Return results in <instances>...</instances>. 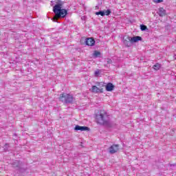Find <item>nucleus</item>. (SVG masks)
I'll list each match as a JSON object with an SVG mask.
<instances>
[{"label": "nucleus", "instance_id": "f257e3e1", "mask_svg": "<svg viewBox=\"0 0 176 176\" xmlns=\"http://www.w3.org/2000/svg\"><path fill=\"white\" fill-rule=\"evenodd\" d=\"M63 2H60L55 5L53 8V12L55 13V16L52 18L53 21H57L58 19L65 17L67 14H68V11L67 10L63 8Z\"/></svg>", "mask_w": 176, "mask_h": 176}, {"label": "nucleus", "instance_id": "f03ea898", "mask_svg": "<svg viewBox=\"0 0 176 176\" xmlns=\"http://www.w3.org/2000/svg\"><path fill=\"white\" fill-rule=\"evenodd\" d=\"M96 122L98 124L108 126L109 124V115H108V113L104 110H101L96 115Z\"/></svg>", "mask_w": 176, "mask_h": 176}, {"label": "nucleus", "instance_id": "7ed1b4c3", "mask_svg": "<svg viewBox=\"0 0 176 176\" xmlns=\"http://www.w3.org/2000/svg\"><path fill=\"white\" fill-rule=\"evenodd\" d=\"M59 100L65 104H71L74 101V96L69 94H62L60 95Z\"/></svg>", "mask_w": 176, "mask_h": 176}, {"label": "nucleus", "instance_id": "20e7f679", "mask_svg": "<svg viewBox=\"0 0 176 176\" xmlns=\"http://www.w3.org/2000/svg\"><path fill=\"white\" fill-rule=\"evenodd\" d=\"M119 151V145L118 144H113L109 148V152L111 155H113V153H116Z\"/></svg>", "mask_w": 176, "mask_h": 176}, {"label": "nucleus", "instance_id": "39448f33", "mask_svg": "<svg viewBox=\"0 0 176 176\" xmlns=\"http://www.w3.org/2000/svg\"><path fill=\"white\" fill-rule=\"evenodd\" d=\"M123 42H124V45L125 46H127L128 47H130V46H131V37L129 36H125L123 38Z\"/></svg>", "mask_w": 176, "mask_h": 176}, {"label": "nucleus", "instance_id": "423d86ee", "mask_svg": "<svg viewBox=\"0 0 176 176\" xmlns=\"http://www.w3.org/2000/svg\"><path fill=\"white\" fill-rule=\"evenodd\" d=\"M74 130H76V131H89L90 129L87 126H81L79 125H76L74 128Z\"/></svg>", "mask_w": 176, "mask_h": 176}, {"label": "nucleus", "instance_id": "0eeeda50", "mask_svg": "<svg viewBox=\"0 0 176 176\" xmlns=\"http://www.w3.org/2000/svg\"><path fill=\"white\" fill-rule=\"evenodd\" d=\"M85 43L87 46H94L96 41L93 38H87L85 39Z\"/></svg>", "mask_w": 176, "mask_h": 176}, {"label": "nucleus", "instance_id": "6e6552de", "mask_svg": "<svg viewBox=\"0 0 176 176\" xmlns=\"http://www.w3.org/2000/svg\"><path fill=\"white\" fill-rule=\"evenodd\" d=\"M92 93H102V89L98 88V87L94 85L90 89Z\"/></svg>", "mask_w": 176, "mask_h": 176}, {"label": "nucleus", "instance_id": "1a4fd4ad", "mask_svg": "<svg viewBox=\"0 0 176 176\" xmlns=\"http://www.w3.org/2000/svg\"><path fill=\"white\" fill-rule=\"evenodd\" d=\"M114 87H115V86H113V84L109 82L106 85V90H107V91H112V90H113Z\"/></svg>", "mask_w": 176, "mask_h": 176}, {"label": "nucleus", "instance_id": "9d476101", "mask_svg": "<svg viewBox=\"0 0 176 176\" xmlns=\"http://www.w3.org/2000/svg\"><path fill=\"white\" fill-rule=\"evenodd\" d=\"M141 39L142 38L140 36L131 37V41L132 43H135V42H138V41H141Z\"/></svg>", "mask_w": 176, "mask_h": 176}, {"label": "nucleus", "instance_id": "9b49d317", "mask_svg": "<svg viewBox=\"0 0 176 176\" xmlns=\"http://www.w3.org/2000/svg\"><path fill=\"white\" fill-rule=\"evenodd\" d=\"M159 16H160L161 17H163L165 14H166V10H164V8H160L159 9V13H158Z\"/></svg>", "mask_w": 176, "mask_h": 176}, {"label": "nucleus", "instance_id": "f8f14e48", "mask_svg": "<svg viewBox=\"0 0 176 176\" xmlns=\"http://www.w3.org/2000/svg\"><path fill=\"white\" fill-rule=\"evenodd\" d=\"M161 67H162V65L160 64L156 63L155 65H153V68L155 71H159V69H160Z\"/></svg>", "mask_w": 176, "mask_h": 176}, {"label": "nucleus", "instance_id": "ddd939ff", "mask_svg": "<svg viewBox=\"0 0 176 176\" xmlns=\"http://www.w3.org/2000/svg\"><path fill=\"white\" fill-rule=\"evenodd\" d=\"M95 14L96 16H105V11L102 10V11H99V12H97L95 13Z\"/></svg>", "mask_w": 176, "mask_h": 176}, {"label": "nucleus", "instance_id": "4468645a", "mask_svg": "<svg viewBox=\"0 0 176 176\" xmlns=\"http://www.w3.org/2000/svg\"><path fill=\"white\" fill-rule=\"evenodd\" d=\"M101 56V52L98 51H94V57L97 58V57H100Z\"/></svg>", "mask_w": 176, "mask_h": 176}, {"label": "nucleus", "instance_id": "2eb2a0df", "mask_svg": "<svg viewBox=\"0 0 176 176\" xmlns=\"http://www.w3.org/2000/svg\"><path fill=\"white\" fill-rule=\"evenodd\" d=\"M105 13V16H109L111 14V10H103Z\"/></svg>", "mask_w": 176, "mask_h": 176}, {"label": "nucleus", "instance_id": "dca6fc26", "mask_svg": "<svg viewBox=\"0 0 176 176\" xmlns=\"http://www.w3.org/2000/svg\"><path fill=\"white\" fill-rule=\"evenodd\" d=\"M104 86V84L102 82H96V87L100 88Z\"/></svg>", "mask_w": 176, "mask_h": 176}, {"label": "nucleus", "instance_id": "f3484780", "mask_svg": "<svg viewBox=\"0 0 176 176\" xmlns=\"http://www.w3.org/2000/svg\"><path fill=\"white\" fill-rule=\"evenodd\" d=\"M140 30H141L142 31H145V30H146V26L144 25H140Z\"/></svg>", "mask_w": 176, "mask_h": 176}, {"label": "nucleus", "instance_id": "a211bd4d", "mask_svg": "<svg viewBox=\"0 0 176 176\" xmlns=\"http://www.w3.org/2000/svg\"><path fill=\"white\" fill-rule=\"evenodd\" d=\"M98 75H100V70L95 71L94 76L97 78L98 77Z\"/></svg>", "mask_w": 176, "mask_h": 176}, {"label": "nucleus", "instance_id": "6ab92c4d", "mask_svg": "<svg viewBox=\"0 0 176 176\" xmlns=\"http://www.w3.org/2000/svg\"><path fill=\"white\" fill-rule=\"evenodd\" d=\"M153 2H155V3H160L163 2V0H153Z\"/></svg>", "mask_w": 176, "mask_h": 176}, {"label": "nucleus", "instance_id": "aec40b11", "mask_svg": "<svg viewBox=\"0 0 176 176\" xmlns=\"http://www.w3.org/2000/svg\"><path fill=\"white\" fill-rule=\"evenodd\" d=\"M107 62H108L109 63H112V60H111V59H108Z\"/></svg>", "mask_w": 176, "mask_h": 176}, {"label": "nucleus", "instance_id": "412c9836", "mask_svg": "<svg viewBox=\"0 0 176 176\" xmlns=\"http://www.w3.org/2000/svg\"><path fill=\"white\" fill-rule=\"evenodd\" d=\"M173 58H174V60H176V55H174Z\"/></svg>", "mask_w": 176, "mask_h": 176}]
</instances>
